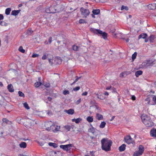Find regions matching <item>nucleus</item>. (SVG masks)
Masks as SVG:
<instances>
[{"mask_svg":"<svg viewBox=\"0 0 156 156\" xmlns=\"http://www.w3.org/2000/svg\"><path fill=\"white\" fill-rule=\"evenodd\" d=\"M101 148L103 150L105 151H110L111 147L112 144L111 140H109L107 138H104L101 140Z\"/></svg>","mask_w":156,"mask_h":156,"instance_id":"1","label":"nucleus"},{"mask_svg":"<svg viewBox=\"0 0 156 156\" xmlns=\"http://www.w3.org/2000/svg\"><path fill=\"white\" fill-rule=\"evenodd\" d=\"M141 117L143 123L147 127H151L154 125V123L151 120L149 116L143 114L141 115Z\"/></svg>","mask_w":156,"mask_h":156,"instance_id":"2","label":"nucleus"},{"mask_svg":"<svg viewBox=\"0 0 156 156\" xmlns=\"http://www.w3.org/2000/svg\"><path fill=\"white\" fill-rule=\"evenodd\" d=\"M90 30L91 32L97 34H101L105 39L107 38V34L105 32H103L102 30L99 29H96L92 28L90 29Z\"/></svg>","mask_w":156,"mask_h":156,"instance_id":"3","label":"nucleus"},{"mask_svg":"<svg viewBox=\"0 0 156 156\" xmlns=\"http://www.w3.org/2000/svg\"><path fill=\"white\" fill-rule=\"evenodd\" d=\"M80 11L81 15L83 17H87L90 14V12L88 9H84L83 7L80 8Z\"/></svg>","mask_w":156,"mask_h":156,"instance_id":"4","label":"nucleus"},{"mask_svg":"<svg viewBox=\"0 0 156 156\" xmlns=\"http://www.w3.org/2000/svg\"><path fill=\"white\" fill-rule=\"evenodd\" d=\"M72 147L71 144H69L66 145H61L60 146V147L61 148H62L64 151H68L71 149Z\"/></svg>","mask_w":156,"mask_h":156,"instance_id":"5","label":"nucleus"},{"mask_svg":"<svg viewBox=\"0 0 156 156\" xmlns=\"http://www.w3.org/2000/svg\"><path fill=\"white\" fill-rule=\"evenodd\" d=\"M125 141L128 144L133 143L134 142L133 138L129 135L126 136L124 138Z\"/></svg>","mask_w":156,"mask_h":156,"instance_id":"6","label":"nucleus"},{"mask_svg":"<svg viewBox=\"0 0 156 156\" xmlns=\"http://www.w3.org/2000/svg\"><path fill=\"white\" fill-rule=\"evenodd\" d=\"M147 7L150 10H154L156 9V5L155 3L149 4L147 5Z\"/></svg>","mask_w":156,"mask_h":156,"instance_id":"7","label":"nucleus"},{"mask_svg":"<svg viewBox=\"0 0 156 156\" xmlns=\"http://www.w3.org/2000/svg\"><path fill=\"white\" fill-rule=\"evenodd\" d=\"M150 135L151 136L156 137V129H153L150 131Z\"/></svg>","mask_w":156,"mask_h":156,"instance_id":"8","label":"nucleus"},{"mask_svg":"<svg viewBox=\"0 0 156 156\" xmlns=\"http://www.w3.org/2000/svg\"><path fill=\"white\" fill-rule=\"evenodd\" d=\"M2 122L3 123H5V124L11 125L12 124V122L9 120L7 119L4 118L2 119Z\"/></svg>","mask_w":156,"mask_h":156,"instance_id":"9","label":"nucleus"},{"mask_svg":"<svg viewBox=\"0 0 156 156\" xmlns=\"http://www.w3.org/2000/svg\"><path fill=\"white\" fill-rule=\"evenodd\" d=\"M7 89L10 92H12L14 91V89H13V87L12 85L11 84L8 85L7 86Z\"/></svg>","mask_w":156,"mask_h":156,"instance_id":"10","label":"nucleus"},{"mask_svg":"<svg viewBox=\"0 0 156 156\" xmlns=\"http://www.w3.org/2000/svg\"><path fill=\"white\" fill-rule=\"evenodd\" d=\"M54 127L55 128V129L53 130L54 132L59 131L60 129V126H55V125H52L51 126V128L52 129H54Z\"/></svg>","mask_w":156,"mask_h":156,"instance_id":"11","label":"nucleus"},{"mask_svg":"<svg viewBox=\"0 0 156 156\" xmlns=\"http://www.w3.org/2000/svg\"><path fill=\"white\" fill-rule=\"evenodd\" d=\"M126 145L125 144H123L120 146L119 148V151L120 152L124 151L126 149Z\"/></svg>","mask_w":156,"mask_h":156,"instance_id":"12","label":"nucleus"},{"mask_svg":"<svg viewBox=\"0 0 156 156\" xmlns=\"http://www.w3.org/2000/svg\"><path fill=\"white\" fill-rule=\"evenodd\" d=\"M20 10H14L12 11L11 12V15L14 16L17 15L20 11Z\"/></svg>","mask_w":156,"mask_h":156,"instance_id":"13","label":"nucleus"},{"mask_svg":"<svg viewBox=\"0 0 156 156\" xmlns=\"http://www.w3.org/2000/svg\"><path fill=\"white\" fill-rule=\"evenodd\" d=\"M96 118L99 120H102L103 119V116L99 113H97L96 115Z\"/></svg>","mask_w":156,"mask_h":156,"instance_id":"14","label":"nucleus"},{"mask_svg":"<svg viewBox=\"0 0 156 156\" xmlns=\"http://www.w3.org/2000/svg\"><path fill=\"white\" fill-rule=\"evenodd\" d=\"M65 112L69 114L73 115L74 114V111L73 109H70L68 110H66Z\"/></svg>","mask_w":156,"mask_h":156,"instance_id":"15","label":"nucleus"},{"mask_svg":"<svg viewBox=\"0 0 156 156\" xmlns=\"http://www.w3.org/2000/svg\"><path fill=\"white\" fill-rule=\"evenodd\" d=\"M147 35L146 34L142 33L139 36L138 39H140L141 38L143 39H145L147 37Z\"/></svg>","mask_w":156,"mask_h":156,"instance_id":"16","label":"nucleus"},{"mask_svg":"<svg viewBox=\"0 0 156 156\" xmlns=\"http://www.w3.org/2000/svg\"><path fill=\"white\" fill-rule=\"evenodd\" d=\"M53 8L52 7H51L49 8H47L45 10L46 12L47 13H54L55 12L54 11H51Z\"/></svg>","mask_w":156,"mask_h":156,"instance_id":"17","label":"nucleus"},{"mask_svg":"<svg viewBox=\"0 0 156 156\" xmlns=\"http://www.w3.org/2000/svg\"><path fill=\"white\" fill-rule=\"evenodd\" d=\"M155 38L154 35H151L149 38V40L150 41L151 43L154 42V40Z\"/></svg>","mask_w":156,"mask_h":156,"instance_id":"18","label":"nucleus"},{"mask_svg":"<svg viewBox=\"0 0 156 156\" xmlns=\"http://www.w3.org/2000/svg\"><path fill=\"white\" fill-rule=\"evenodd\" d=\"M144 150V148L143 145H140L139 147V150L138 151L141 153L142 154H143Z\"/></svg>","mask_w":156,"mask_h":156,"instance_id":"19","label":"nucleus"},{"mask_svg":"<svg viewBox=\"0 0 156 156\" xmlns=\"http://www.w3.org/2000/svg\"><path fill=\"white\" fill-rule=\"evenodd\" d=\"M40 79H41V78L39 77L38 78V80L39 81L36 82L34 83V85H35V87H38L41 85V84H42L41 83L40 81Z\"/></svg>","mask_w":156,"mask_h":156,"instance_id":"20","label":"nucleus"},{"mask_svg":"<svg viewBox=\"0 0 156 156\" xmlns=\"http://www.w3.org/2000/svg\"><path fill=\"white\" fill-rule=\"evenodd\" d=\"M93 14L97 15L99 14L100 13V10L99 9H93L92 11Z\"/></svg>","mask_w":156,"mask_h":156,"instance_id":"21","label":"nucleus"},{"mask_svg":"<svg viewBox=\"0 0 156 156\" xmlns=\"http://www.w3.org/2000/svg\"><path fill=\"white\" fill-rule=\"evenodd\" d=\"M72 121L73 122H75L76 123H79L81 120L82 119L81 118H78L77 119H72Z\"/></svg>","mask_w":156,"mask_h":156,"instance_id":"22","label":"nucleus"},{"mask_svg":"<svg viewBox=\"0 0 156 156\" xmlns=\"http://www.w3.org/2000/svg\"><path fill=\"white\" fill-rule=\"evenodd\" d=\"M21 148H25L27 147V144L25 142H22L19 145Z\"/></svg>","mask_w":156,"mask_h":156,"instance_id":"23","label":"nucleus"},{"mask_svg":"<svg viewBox=\"0 0 156 156\" xmlns=\"http://www.w3.org/2000/svg\"><path fill=\"white\" fill-rule=\"evenodd\" d=\"M143 71L141 70H138L135 73V76L136 77H138L139 76L142 74Z\"/></svg>","mask_w":156,"mask_h":156,"instance_id":"24","label":"nucleus"},{"mask_svg":"<svg viewBox=\"0 0 156 156\" xmlns=\"http://www.w3.org/2000/svg\"><path fill=\"white\" fill-rule=\"evenodd\" d=\"M48 145L50 146H52L54 148L57 147V144L55 143H53L51 142H49L48 143Z\"/></svg>","mask_w":156,"mask_h":156,"instance_id":"25","label":"nucleus"},{"mask_svg":"<svg viewBox=\"0 0 156 156\" xmlns=\"http://www.w3.org/2000/svg\"><path fill=\"white\" fill-rule=\"evenodd\" d=\"M87 121L90 122H91L93 121V116H88L87 118Z\"/></svg>","mask_w":156,"mask_h":156,"instance_id":"26","label":"nucleus"},{"mask_svg":"<svg viewBox=\"0 0 156 156\" xmlns=\"http://www.w3.org/2000/svg\"><path fill=\"white\" fill-rule=\"evenodd\" d=\"M55 62L56 63L58 64L61 63L62 62V60L60 58H56L55 60Z\"/></svg>","mask_w":156,"mask_h":156,"instance_id":"27","label":"nucleus"},{"mask_svg":"<svg viewBox=\"0 0 156 156\" xmlns=\"http://www.w3.org/2000/svg\"><path fill=\"white\" fill-rule=\"evenodd\" d=\"M11 11V9L10 8H7L5 10V14L7 15L9 14Z\"/></svg>","mask_w":156,"mask_h":156,"instance_id":"28","label":"nucleus"},{"mask_svg":"<svg viewBox=\"0 0 156 156\" xmlns=\"http://www.w3.org/2000/svg\"><path fill=\"white\" fill-rule=\"evenodd\" d=\"M142 154L138 151L135 152L133 154V156H140Z\"/></svg>","mask_w":156,"mask_h":156,"instance_id":"29","label":"nucleus"},{"mask_svg":"<svg viewBox=\"0 0 156 156\" xmlns=\"http://www.w3.org/2000/svg\"><path fill=\"white\" fill-rule=\"evenodd\" d=\"M105 125L106 123L104 121L102 122L100 124L99 127L101 128H103L105 127Z\"/></svg>","mask_w":156,"mask_h":156,"instance_id":"30","label":"nucleus"},{"mask_svg":"<svg viewBox=\"0 0 156 156\" xmlns=\"http://www.w3.org/2000/svg\"><path fill=\"white\" fill-rule=\"evenodd\" d=\"M136 52H135L132 55V58L133 60H134L136 58L137 55Z\"/></svg>","mask_w":156,"mask_h":156,"instance_id":"31","label":"nucleus"},{"mask_svg":"<svg viewBox=\"0 0 156 156\" xmlns=\"http://www.w3.org/2000/svg\"><path fill=\"white\" fill-rule=\"evenodd\" d=\"M19 50L23 53H24L25 52V50L23 49V47L21 46L20 47Z\"/></svg>","mask_w":156,"mask_h":156,"instance_id":"32","label":"nucleus"},{"mask_svg":"<svg viewBox=\"0 0 156 156\" xmlns=\"http://www.w3.org/2000/svg\"><path fill=\"white\" fill-rule=\"evenodd\" d=\"M123 9H125L126 11H127L129 9V8L127 6H125L124 5H122L121 8V10H123Z\"/></svg>","mask_w":156,"mask_h":156,"instance_id":"33","label":"nucleus"},{"mask_svg":"<svg viewBox=\"0 0 156 156\" xmlns=\"http://www.w3.org/2000/svg\"><path fill=\"white\" fill-rule=\"evenodd\" d=\"M19 95L20 97H24L25 95L21 91H19L18 92Z\"/></svg>","mask_w":156,"mask_h":156,"instance_id":"34","label":"nucleus"},{"mask_svg":"<svg viewBox=\"0 0 156 156\" xmlns=\"http://www.w3.org/2000/svg\"><path fill=\"white\" fill-rule=\"evenodd\" d=\"M0 25L2 26H6L7 25V23L4 21H0Z\"/></svg>","mask_w":156,"mask_h":156,"instance_id":"35","label":"nucleus"},{"mask_svg":"<svg viewBox=\"0 0 156 156\" xmlns=\"http://www.w3.org/2000/svg\"><path fill=\"white\" fill-rule=\"evenodd\" d=\"M71 126L69 125H67L64 126V128L66 129L67 131H69L71 129Z\"/></svg>","mask_w":156,"mask_h":156,"instance_id":"36","label":"nucleus"},{"mask_svg":"<svg viewBox=\"0 0 156 156\" xmlns=\"http://www.w3.org/2000/svg\"><path fill=\"white\" fill-rule=\"evenodd\" d=\"M78 47L76 45H73V49L74 51H77L78 50Z\"/></svg>","mask_w":156,"mask_h":156,"instance_id":"37","label":"nucleus"},{"mask_svg":"<svg viewBox=\"0 0 156 156\" xmlns=\"http://www.w3.org/2000/svg\"><path fill=\"white\" fill-rule=\"evenodd\" d=\"M39 56V55L38 54H37L35 53H34L32 55V58H34L36 57H37Z\"/></svg>","mask_w":156,"mask_h":156,"instance_id":"38","label":"nucleus"},{"mask_svg":"<svg viewBox=\"0 0 156 156\" xmlns=\"http://www.w3.org/2000/svg\"><path fill=\"white\" fill-rule=\"evenodd\" d=\"M24 106L25 108L27 109H30V108L28 105V104H27V102H25L24 104Z\"/></svg>","mask_w":156,"mask_h":156,"instance_id":"39","label":"nucleus"},{"mask_svg":"<svg viewBox=\"0 0 156 156\" xmlns=\"http://www.w3.org/2000/svg\"><path fill=\"white\" fill-rule=\"evenodd\" d=\"M95 130L94 129V128L93 127H92V128H90L88 129V131L90 132H91L92 133H94V132Z\"/></svg>","mask_w":156,"mask_h":156,"instance_id":"40","label":"nucleus"},{"mask_svg":"<svg viewBox=\"0 0 156 156\" xmlns=\"http://www.w3.org/2000/svg\"><path fill=\"white\" fill-rule=\"evenodd\" d=\"M63 94L64 95H66V94H69V92L68 90H65L63 91Z\"/></svg>","mask_w":156,"mask_h":156,"instance_id":"41","label":"nucleus"},{"mask_svg":"<svg viewBox=\"0 0 156 156\" xmlns=\"http://www.w3.org/2000/svg\"><path fill=\"white\" fill-rule=\"evenodd\" d=\"M79 22L80 23H86L87 22L85 21L84 20L82 19H80L79 20Z\"/></svg>","mask_w":156,"mask_h":156,"instance_id":"42","label":"nucleus"},{"mask_svg":"<svg viewBox=\"0 0 156 156\" xmlns=\"http://www.w3.org/2000/svg\"><path fill=\"white\" fill-rule=\"evenodd\" d=\"M48 55H47V56L45 54H44L43 56L42 57V59L43 60H45L47 58V56Z\"/></svg>","mask_w":156,"mask_h":156,"instance_id":"43","label":"nucleus"},{"mask_svg":"<svg viewBox=\"0 0 156 156\" xmlns=\"http://www.w3.org/2000/svg\"><path fill=\"white\" fill-rule=\"evenodd\" d=\"M126 74L125 72H122L120 74V77H125L126 76Z\"/></svg>","mask_w":156,"mask_h":156,"instance_id":"44","label":"nucleus"},{"mask_svg":"<svg viewBox=\"0 0 156 156\" xmlns=\"http://www.w3.org/2000/svg\"><path fill=\"white\" fill-rule=\"evenodd\" d=\"M48 61L49 62L50 64L51 65H52L53 64V59H51V58H48Z\"/></svg>","mask_w":156,"mask_h":156,"instance_id":"45","label":"nucleus"},{"mask_svg":"<svg viewBox=\"0 0 156 156\" xmlns=\"http://www.w3.org/2000/svg\"><path fill=\"white\" fill-rule=\"evenodd\" d=\"M81 99L80 98L77 101H76V102L75 103L76 105H78L81 102Z\"/></svg>","mask_w":156,"mask_h":156,"instance_id":"46","label":"nucleus"},{"mask_svg":"<svg viewBox=\"0 0 156 156\" xmlns=\"http://www.w3.org/2000/svg\"><path fill=\"white\" fill-rule=\"evenodd\" d=\"M80 87H75V88H73V90L74 91H76L79 90L80 89Z\"/></svg>","mask_w":156,"mask_h":156,"instance_id":"47","label":"nucleus"},{"mask_svg":"<svg viewBox=\"0 0 156 156\" xmlns=\"http://www.w3.org/2000/svg\"><path fill=\"white\" fill-rule=\"evenodd\" d=\"M153 101H154L155 104H156V97L154 96L153 98Z\"/></svg>","mask_w":156,"mask_h":156,"instance_id":"48","label":"nucleus"},{"mask_svg":"<svg viewBox=\"0 0 156 156\" xmlns=\"http://www.w3.org/2000/svg\"><path fill=\"white\" fill-rule=\"evenodd\" d=\"M96 95H98L97 97L98 98L101 100L104 99V98L103 97L102 98L101 95H99L98 94H97Z\"/></svg>","mask_w":156,"mask_h":156,"instance_id":"49","label":"nucleus"},{"mask_svg":"<svg viewBox=\"0 0 156 156\" xmlns=\"http://www.w3.org/2000/svg\"><path fill=\"white\" fill-rule=\"evenodd\" d=\"M136 98L134 95H132L131 96V99L133 100H136Z\"/></svg>","mask_w":156,"mask_h":156,"instance_id":"50","label":"nucleus"},{"mask_svg":"<svg viewBox=\"0 0 156 156\" xmlns=\"http://www.w3.org/2000/svg\"><path fill=\"white\" fill-rule=\"evenodd\" d=\"M4 19V16L2 14H0V20H3Z\"/></svg>","mask_w":156,"mask_h":156,"instance_id":"51","label":"nucleus"},{"mask_svg":"<svg viewBox=\"0 0 156 156\" xmlns=\"http://www.w3.org/2000/svg\"><path fill=\"white\" fill-rule=\"evenodd\" d=\"M87 91H85L82 94V96H86L87 95Z\"/></svg>","mask_w":156,"mask_h":156,"instance_id":"52","label":"nucleus"},{"mask_svg":"<svg viewBox=\"0 0 156 156\" xmlns=\"http://www.w3.org/2000/svg\"><path fill=\"white\" fill-rule=\"evenodd\" d=\"M48 41L49 43H51L52 41V37H49Z\"/></svg>","mask_w":156,"mask_h":156,"instance_id":"53","label":"nucleus"},{"mask_svg":"<svg viewBox=\"0 0 156 156\" xmlns=\"http://www.w3.org/2000/svg\"><path fill=\"white\" fill-rule=\"evenodd\" d=\"M96 2H104V1L103 0H94Z\"/></svg>","mask_w":156,"mask_h":156,"instance_id":"54","label":"nucleus"},{"mask_svg":"<svg viewBox=\"0 0 156 156\" xmlns=\"http://www.w3.org/2000/svg\"><path fill=\"white\" fill-rule=\"evenodd\" d=\"M78 80H77V79H76V80H74V81L71 84V85H72L74 84Z\"/></svg>","mask_w":156,"mask_h":156,"instance_id":"55","label":"nucleus"},{"mask_svg":"<svg viewBox=\"0 0 156 156\" xmlns=\"http://www.w3.org/2000/svg\"><path fill=\"white\" fill-rule=\"evenodd\" d=\"M47 99H48V101H51L52 100L51 98L50 97H48L47 98Z\"/></svg>","mask_w":156,"mask_h":156,"instance_id":"56","label":"nucleus"},{"mask_svg":"<svg viewBox=\"0 0 156 156\" xmlns=\"http://www.w3.org/2000/svg\"><path fill=\"white\" fill-rule=\"evenodd\" d=\"M111 86H110L108 87H106V89L107 90H109V89H110V88H111Z\"/></svg>","mask_w":156,"mask_h":156,"instance_id":"57","label":"nucleus"},{"mask_svg":"<svg viewBox=\"0 0 156 156\" xmlns=\"http://www.w3.org/2000/svg\"><path fill=\"white\" fill-rule=\"evenodd\" d=\"M95 15H96L95 14H94L93 13V14H91V16L92 17V18H95Z\"/></svg>","mask_w":156,"mask_h":156,"instance_id":"58","label":"nucleus"},{"mask_svg":"<svg viewBox=\"0 0 156 156\" xmlns=\"http://www.w3.org/2000/svg\"><path fill=\"white\" fill-rule=\"evenodd\" d=\"M104 94L105 95H108V93L107 91L105 92Z\"/></svg>","mask_w":156,"mask_h":156,"instance_id":"59","label":"nucleus"},{"mask_svg":"<svg viewBox=\"0 0 156 156\" xmlns=\"http://www.w3.org/2000/svg\"><path fill=\"white\" fill-rule=\"evenodd\" d=\"M115 117V116H113L112 117L111 119L110 120L111 121H112L113 120V119H114Z\"/></svg>","mask_w":156,"mask_h":156,"instance_id":"60","label":"nucleus"},{"mask_svg":"<svg viewBox=\"0 0 156 156\" xmlns=\"http://www.w3.org/2000/svg\"><path fill=\"white\" fill-rule=\"evenodd\" d=\"M0 86L2 87L3 86V84L0 81Z\"/></svg>","mask_w":156,"mask_h":156,"instance_id":"61","label":"nucleus"},{"mask_svg":"<svg viewBox=\"0 0 156 156\" xmlns=\"http://www.w3.org/2000/svg\"><path fill=\"white\" fill-rule=\"evenodd\" d=\"M19 156H25V155L23 154H20L19 155Z\"/></svg>","mask_w":156,"mask_h":156,"instance_id":"62","label":"nucleus"},{"mask_svg":"<svg viewBox=\"0 0 156 156\" xmlns=\"http://www.w3.org/2000/svg\"><path fill=\"white\" fill-rule=\"evenodd\" d=\"M81 77H78L77 76H76V79L78 80L79 79L81 78Z\"/></svg>","mask_w":156,"mask_h":156,"instance_id":"63","label":"nucleus"},{"mask_svg":"<svg viewBox=\"0 0 156 156\" xmlns=\"http://www.w3.org/2000/svg\"><path fill=\"white\" fill-rule=\"evenodd\" d=\"M145 42H148V39H146V38H145Z\"/></svg>","mask_w":156,"mask_h":156,"instance_id":"64","label":"nucleus"}]
</instances>
